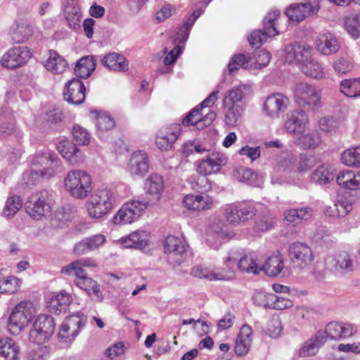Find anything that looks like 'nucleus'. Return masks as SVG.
Returning a JSON list of instances; mask_svg holds the SVG:
<instances>
[{
	"label": "nucleus",
	"instance_id": "1a4fd4ad",
	"mask_svg": "<svg viewBox=\"0 0 360 360\" xmlns=\"http://www.w3.org/2000/svg\"><path fill=\"white\" fill-rule=\"evenodd\" d=\"M278 10H271L267 13L263 20V30H258L253 31L248 41L250 45L256 48L260 46L263 42L266 41L268 37H274L278 34V31L276 26V20L280 16Z\"/></svg>",
	"mask_w": 360,
	"mask_h": 360
},
{
	"label": "nucleus",
	"instance_id": "4c0bfd02",
	"mask_svg": "<svg viewBox=\"0 0 360 360\" xmlns=\"http://www.w3.org/2000/svg\"><path fill=\"white\" fill-rule=\"evenodd\" d=\"M191 275L199 278H206L210 281H222V280H230L233 278L232 271L230 273H224V271H210L207 267L201 265H196L193 266L191 270Z\"/></svg>",
	"mask_w": 360,
	"mask_h": 360
},
{
	"label": "nucleus",
	"instance_id": "f03ea898",
	"mask_svg": "<svg viewBox=\"0 0 360 360\" xmlns=\"http://www.w3.org/2000/svg\"><path fill=\"white\" fill-rule=\"evenodd\" d=\"M65 190L76 199H84L93 191L91 175L84 170L69 171L64 178Z\"/></svg>",
	"mask_w": 360,
	"mask_h": 360
},
{
	"label": "nucleus",
	"instance_id": "473e14b6",
	"mask_svg": "<svg viewBox=\"0 0 360 360\" xmlns=\"http://www.w3.org/2000/svg\"><path fill=\"white\" fill-rule=\"evenodd\" d=\"M338 184L347 190L360 189V171L344 169L336 177Z\"/></svg>",
	"mask_w": 360,
	"mask_h": 360
},
{
	"label": "nucleus",
	"instance_id": "ea45409f",
	"mask_svg": "<svg viewBox=\"0 0 360 360\" xmlns=\"http://www.w3.org/2000/svg\"><path fill=\"white\" fill-rule=\"evenodd\" d=\"M64 15L70 28L77 30L80 27L82 15L77 5V0H67L64 8Z\"/></svg>",
	"mask_w": 360,
	"mask_h": 360
},
{
	"label": "nucleus",
	"instance_id": "338daca9",
	"mask_svg": "<svg viewBox=\"0 0 360 360\" xmlns=\"http://www.w3.org/2000/svg\"><path fill=\"white\" fill-rule=\"evenodd\" d=\"M43 178L39 171L31 168L30 170L25 172L22 177V185L23 188H30L36 185Z\"/></svg>",
	"mask_w": 360,
	"mask_h": 360
},
{
	"label": "nucleus",
	"instance_id": "e2e57ef3",
	"mask_svg": "<svg viewBox=\"0 0 360 360\" xmlns=\"http://www.w3.org/2000/svg\"><path fill=\"white\" fill-rule=\"evenodd\" d=\"M74 283L78 288L85 290L88 294H90L92 291L98 297L101 296L100 285H98L96 281L87 276L82 279L75 280Z\"/></svg>",
	"mask_w": 360,
	"mask_h": 360
},
{
	"label": "nucleus",
	"instance_id": "8fccbe9b",
	"mask_svg": "<svg viewBox=\"0 0 360 360\" xmlns=\"http://www.w3.org/2000/svg\"><path fill=\"white\" fill-rule=\"evenodd\" d=\"M18 346L11 338L0 340V360H17Z\"/></svg>",
	"mask_w": 360,
	"mask_h": 360
},
{
	"label": "nucleus",
	"instance_id": "a19ab883",
	"mask_svg": "<svg viewBox=\"0 0 360 360\" xmlns=\"http://www.w3.org/2000/svg\"><path fill=\"white\" fill-rule=\"evenodd\" d=\"M300 69L307 77L316 79H322L326 77V73L323 65L312 58L311 55L301 65Z\"/></svg>",
	"mask_w": 360,
	"mask_h": 360
},
{
	"label": "nucleus",
	"instance_id": "0e129e2a",
	"mask_svg": "<svg viewBox=\"0 0 360 360\" xmlns=\"http://www.w3.org/2000/svg\"><path fill=\"white\" fill-rule=\"evenodd\" d=\"M345 27L352 37L360 38V13L347 17L345 20Z\"/></svg>",
	"mask_w": 360,
	"mask_h": 360
},
{
	"label": "nucleus",
	"instance_id": "37998d69",
	"mask_svg": "<svg viewBox=\"0 0 360 360\" xmlns=\"http://www.w3.org/2000/svg\"><path fill=\"white\" fill-rule=\"evenodd\" d=\"M313 213V209L306 206L287 210L284 212L283 216L285 220L290 223L300 224L302 221L309 219Z\"/></svg>",
	"mask_w": 360,
	"mask_h": 360
},
{
	"label": "nucleus",
	"instance_id": "20e7f679",
	"mask_svg": "<svg viewBox=\"0 0 360 360\" xmlns=\"http://www.w3.org/2000/svg\"><path fill=\"white\" fill-rule=\"evenodd\" d=\"M116 197L110 188L98 189L86 203L89 215L101 219L108 214L115 204Z\"/></svg>",
	"mask_w": 360,
	"mask_h": 360
},
{
	"label": "nucleus",
	"instance_id": "c03bdc74",
	"mask_svg": "<svg viewBox=\"0 0 360 360\" xmlns=\"http://www.w3.org/2000/svg\"><path fill=\"white\" fill-rule=\"evenodd\" d=\"M96 69V60L92 56H86L80 58L76 63L75 73L77 77L86 79Z\"/></svg>",
	"mask_w": 360,
	"mask_h": 360
},
{
	"label": "nucleus",
	"instance_id": "774afa93",
	"mask_svg": "<svg viewBox=\"0 0 360 360\" xmlns=\"http://www.w3.org/2000/svg\"><path fill=\"white\" fill-rule=\"evenodd\" d=\"M75 141L78 145H87L90 142V134L80 125H75L72 130Z\"/></svg>",
	"mask_w": 360,
	"mask_h": 360
},
{
	"label": "nucleus",
	"instance_id": "13d9d810",
	"mask_svg": "<svg viewBox=\"0 0 360 360\" xmlns=\"http://www.w3.org/2000/svg\"><path fill=\"white\" fill-rule=\"evenodd\" d=\"M340 91L348 97L360 96V77L342 80L340 84Z\"/></svg>",
	"mask_w": 360,
	"mask_h": 360
},
{
	"label": "nucleus",
	"instance_id": "423d86ee",
	"mask_svg": "<svg viewBox=\"0 0 360 360\" xmlns=\"http://www.w3.org/2000/svg\"><path fill=\"white\" fill-rule=\"evenodd\" d=\"M257 205V204L252 200L228 204L224 207L225 217L233 225L243 224L256 215Z\"/></svg>",
	"mask_w": 360,
	"mask_h": 360
},
{
	"label": "nucleus",
	"instance_id": "6ab92c4d",
	"mask_svg": "<svg viewBox=\"0 0 360 360\" xmlns=\"http://www.w3.org/2000/svg\"><path fill=\"white\" fill-rule=\"evenodd\" d=\"M289 257L294 266L304 269L314 260L311 248L303 243H294L289 246Z\"/></svg>",
	"mask_w": 360,
	"mask_h": 360
},
{
	"label": "nucleus",
	"instance_id": "72a5a7b5",
	"mask_svg": "<svg viewBox=\"0 0 360 360\" xmlns=\"http://www.w3.org/2000/svg\"><path fill=\"white\" fill-rule=\"evenodd\" d=\"M340 46L337 38L330 32L319 36L316 40V49L323 55L329 56L336 53Z\"/></svg>",
	"mask_w": 360,
	"mask_h": 360
},
{
	"label": "nucleus",
	"instance_id": "5fc2aeb1",
	"mask_svg": "<svg viewBox=\"0 0 360 360\" xmlns=\"http://www.w3.org/2000/svg\"><path fill=\"white\" fill-rule=\"evenodd\" d=\"M33 34V29L27 22H19L12 34L13 40L15 43H23L29 40Z\"/></svg>",
	"mask_w": 360,
	"mask_h": 360
},
{
	"label": "nucleus",
	"instance_id": "2f4dec72",
	"mask_svg": "<svg viewBox=\"0 0 360 360\" xmlns=\"http://www.w3.org/2000/svg\"><path fill=\"white\" fill-rule=\"evenodd\" d=\"M215 117L216 113L214 112H210L202 117L201 109L194 108L183 119L182 124L184 126L196 125L198 129H202L211 124Z\"/></svg>",
	"mask_w": 360,
	"mask_h": 360
},
{
	"label": "nucleus",
	"instance_id": "3c124183",
	"mask_svg": "<svg viewBox=\"0 0 360 360\" xmlns=\"http://www.w3.org/2000/svg\"><path fill=\"white\" fill-rule=\"evenodd\" d=\"M283 267L282 257L278 254L269 257L264 264H260L261 271L272 277L280 274Z\"/></svg>",
	"mask_w": 360,
	"mask_h": 360
},
{
	"label": "nucleus",
	"instance_id": "052dcab7",
	"mask_svg": "<svg viewBox=\"0 0 360 360\" xmlns=\"http://www.w3.org/2000/svg\"><path fill=\"white\" fill-rule=\"evenodd\" d=\"M340 124V120L335 117H323L319 121V128L322 132L333 135L338 131Z\"/></svg>",
	"mask_w": 360,
	"mask_h": 360
},
{
	"label": "nucleus",
	"instance_id": "ddd939ff",
	"mask_svg": "<svg viewBox=\"0 0 360 360\" xmlns=\"http://www.w3.org/2000/svg\"><path fill=\"white\" fill-rule=\"evenodd\" d=\"M187 245L181 238L175 236H169L164 243V252L166 258L171 265L181 264L186 259L187 255Z\"/></svg>",
	"mask_w": 360,
	"mask_h": 360
},
{
	"label": "nucleus",
	"instance_id": "c85d7f7f",
	"mask_svg": "<svg viewBox=\"0 0 360 360\" xmlns=\"http://www.w3.org/2000/svg\"><path fill=\"white\" fill-rule=\"evenodd\" d=\"M57 150L63 158L66 159L71 165H76L82 162L83 154L77 148L75 144L68 140H62L57 145Z\"/></svg>",
	"mask_w": 360,
	"mask_h": 360
},
{
	"label": "nucleus",
	"instance_id": "680f3d73",
	"mask_svg": "<svg viewBox=\"0 0 360 360\" xmlns=\"http://www.w3.org/2000/svg\"><path fill=\"white\" fill-rule=\"evenodd\" d=\"M22 206V201L20 197L13 195L7 199L2 214L6 218H11L18 212Z\"/></svg>",
	"mask_w": 360,
	"mask_h": 360
},
{
	"label": "nucleus",
	"instance_id": "603ef678",
	"mask_svg": "<svg viewBox=\"0 0 360 360\" xmlns=\"http://www.w3.org/2000/svg\"><path fill=\"white\" fill-rule=\"evenodd\" d=\"M333 179V169L329 165H320L311 175V181L319 185L327 184Z\"/></svg>",
	"mask_w": 360,
	"mask_h": 360
},
{
	"label": "nucleus",
	"instance_id": "58836bf2",
	"mask_svg": "<svg viewBox=\"0 0 360 360\" xmlns=\"http://www.w3.org/2000/svg\"><path fill=\"white\" fill-rule=\"evenodd\" d=\"M120 240L124 248L143 249L148 245V233L145 231H136L121 238Z\"/></svg>",
	"mask_w": 360,
	"mask_h": 360
},
{
	"label": "nucleus",
	"instance_id": "5701e85b",
	"mask_svg": "<svg viewBox=\"0 0 360 360\" xmlns=\"http://www.w3.org/2000/svg\"><path fill=\"white\" fill-rule=\"evenodd\" d=\"M181 133L180 124H172L168 127L162 128L156 136L155 143L161 150H168L173 146Z\"/></svg>",
	"mask_w": 360,
	"mask_h": 360
},
{
	"label": "nucleus",
	"instance_id": "bf43d9fd",
	"mask_svg": "<svg viewBox=\"0 0 360 360\" xmlns=\"http://www.w3.org/2000/svg\"><path fill=\"white\" fill-rule=\"evenodd\" d=\"M96 126L97 135L100 138H103L105 132H108L115 127V122L110 115L104 112L97 117Z\"/></svg>",
	"mask_w": 360,
	"mask_h": 360
},
{
	"label": "nucleus",
	"instance_id": "09e8293b",
	"mask_svg": "<svg viewBox=\"0 0 360 360\" xmlns=\"http://www.w3.org/2000/svg\"><path fill=\"white\" fill-rule=\"evenodd\" d=\"M70 303V295L66 292H61L51 299L49 305V311L57 314L65 313Z\"/></svg>",
	"mask_w": 360,
	"mask_h": 360
},
{
	"label": "nucleus",
	"instance_id": "cd10ccee",
	"mask_svg": "<svg viewBox=\"0 0 360 360\" xmlns=\"http://www.w3.org/2000/svg\"><path fill=\"white\" fill-rule=\"evenodd\" d=\"M57 150L63 158L66 159L71 165H76L82 162L83 154L77 148L75 144L68 140H62L57 145Z\"/></svg>",
	"mask_w": 360,
	"mask_h": 360
},
{
	"label": "nucleus",
	"instance_id": "9b49d317",
	"mask_svg": "<svg viewBox=\"0 0 360 360\" xmlns=\"http://www.w3.org/2000/svg\"><path fill=\"white\" fill-rule=\"evenodd\" d=\"M60 166V159L51 151L36 154L31 160V168L39 171L44 179L54 176Z\"/></svg>",
	"mask_w": 360,
	"mask_h": 360
},
{
	"label": "nucleus",
	"instance_id": "49530a36",
	"mask_svg": "<svg viewBox=\"0 0 360 360\" xmlns=\"http://www.w3.org/2000/svg\"><path fill=\"white\" fill-rule=\"evenodd\" d=\"M325 342L326 338H324V333H321L319 330L311 338L304 344L301 349L300 354L304 356L314 355Z\"/></svg>",
	"mask_w": 360,
	"mask_h": 360
},
{
	"label": "nucleus",
	"instance_id": "a878e982",
	"mask_svg": "<svg viewBox=\"0 0 360 360\" xmlns=\"http://www.w3.org/2000/svg\"><path fill=\"white\" fill-rule=\"evenodd\" d=\"M286 60L289 63H297L301 65L310 57L312 49L304 42H294L285 49Z\"/></svg>",
	"mask_w": 360,
	"mask_h": 360
},
{
	"label": "nucleus",
	"instance_id": "69168bd1",
	"mask_svg": "<svg viewBox=\"0 0 360 360\" xmlns=\"http://www.w3.org/2000/svg\"><path fill=\"white\" fill-rule=\"evenodd\" d=\"M271 53L266 50H259L252 57V69H262L266 67L270 62Z\"/></svg>",
	"mask_w": 360,
	"mask_h": 360
},
{
	"label": "nucleus",
	"instance_id": "a211bd4d",
	"mask_svg": "<svg viewBox=\"0 0 360 360\" xmlns=\"http://www.w3.org/2000/svg\"><path fill=\"white\" fill-rule=\"evenodd\" d=\"M308 124L309 117L307 112L302 109H295L287 113L283 129L290 135L296 136L305 131Z\"/></svg>",
	"mask_w": 360,
	"mask_h": 360
},
{
	"label": "nucleus",
	"instance_id": "2eb2a0df",
	"mask_svg": "<svg viewBox=\"0 0 360 360\" xmlns=\"http://www.w3.org/2000/svg\"><path fill=\"white\" fill-rule=\"evenodd\" d=\"M32 56L31 49L26 46H18L9 49L1 59V65L9 69H15L26 64Z\"/></svg>",
	"mask_w": 360,
	"mask_h": 360
},
{
	"label": "nucleus",
	"instance_id": "6e6552de",
	"mask_svg": "<svg viewBox=\"0 0 360 360\" xmlns=\"http://www.w3.org/2000/svg\"><path fill=\"white\" fill-rule=\"evenodd\" d=\"M224 263L229 269L225 273L232 271L233 277L236 265L238 266L239 270L248 274H259L261 272L258 257L255 252L246 254L240 259L237 252H229V256L224 259Z\"/></svg>",
	"mask_w": 360,
	"mask_h": 360
},
{
	"label": "nucleus",
	"instance_id": "c9c22d12",
	"mask_svg": "<svg viewBox=\"0 0 360 360\" xmlns=\"http://www.w3.org/2000/svg\"><path fill=\"white\" fill-rule=\"evenodd\" d=\"M252 333V328L250 326L243 325L241 327L235 345V352L237 356H245L250 351Z\"/></svg>",
	"mask_w": 360,
	"mask_h": 360
},
{
	"label": "nucleus",
	"instance_id": "864d4df0",
	"mask_svg": "<svg viewBox=\"0 0 360 360\" xmlns=\"http://www.w3.org/2000/svg\"><path fill=\"white\" fill-rule=\"evenodd\" d=\"M317 164V160L314 155L302 153L298 158H296L295 168L296 174L303 175L307 174L311 168Z\"/></svg>",
	"mask_w": 360,
	"mask_h": 360
},
{
	"label": "nucleus",
	"instance_id": "4be33fe9",
	"mask_svg": "<svg viewBox=\"0 0 360 360\" xmlns=\"http://www.w3.org/2000/svg\"><path fill=\"white\" fill-rule=\"evenodd\" d=\"M324 338L338 340L353 336L357 332V328L352 323L347 322L331 321L326 325L324 330Z\"/></svg>",
	"mask_w": 360,
	"mask_h": 360
},
{
	"label": "nucleus",
	"instance_id": "4468645a",
	"mask_svg": "<svg viewBox=\"0 0 360 360\" xmlns=\"http://www.w3.org/2000/svg\"><path fill=\"white\" fill-rule=\"evenodd\" d=\"M148 207L147 202L141 200H133L124 203L113 217L115 224H131L143 214Z\"/></svg>",
	"mask_w": 360,
	"mask_h": 360
},
{
	"label": "nucleus",
	"instance_id": "9d476101",
	"mask_svg": "<svg viewBox=\"0 0 360 360\" xmlns=\"http://www.w3.org/2000/svg\"><path fill=\"white\" fill-rule=\"evenodd\" d=\"M55 323L49 315L41 314L34 321L29 333V339L32 342L41 345L46 342L53 334Z\"/></svg>",
	"mask_w": 360,
	"mask_h": 360
},
{
	"label": "nucleus",
	"instance_id": "39448f33",
	"mask_svg": "<svg viewBox=\"0 0 360 360\" xmlns=\"http://www.w3.org/2000/svg\"><path fill=\"white\" fill-rule=\"evenodd\" d=\"M202 12L201 11H194L179 27L176 33L172 37L174 47L165 57V65H168L172 64L181 53L182 49H184V45L181 46V44H184L188 40L190 31Z\"/></svg>",
	"mask_w": 360,
	"mask_h": 360
},
{
	"label": "nucleus",
	"instance_id": "f3484780",
	"mask_svg": "<svg viewBox=\"0 0 360 360\" xmlns=\"http://www.w3.org/2000/svg\"><path fill=\"white\" fill-rule=\"evenodd\" d=\"M49 193L42 190L32 194L25 203L27 213L34 219H39L50 212V206L47 202Z\"/></svg>",
	"mask_w": 360,
	"mask_h": 360
},
{
	"label": "nucleus",
	"instance_id": "aec40b11",
	"mask_svg": "<svg viewBox=\"0 0 360 360\" xmlns=\"http://www.w3.org/2000/svg\"><path fill=\"white\" fill-rule=\"evenodd\" d=\"M325 264L329 270L340 274H345L354 269L353 259L345 251L328 255L325 259Z\"/></svg>",
	"mask_w": 360,
	"mask_h": 360
},
{
	"label": "nucleus",
	"instance_id": "393cba45",
	"mask_svg": "<svg viewBox=\"0 0 360 360\" xmlns=\"http://www.w3.org/2000/svg\"><path fill=\"white\" fill-rule=\"evenodd\" d=\"M86 87L84 83L77 78L70 80L65 86L64 99L69 103L79 105L84 102Z\"/></svg>",
	"mask_w": 360,
	"mask_h": 360
},
{
	"label": "nucleus",
	"instance_id": "0eeeda50",
	"mask_svg": "<svg viewBox=\"0 0 360 360\" xmlns=\"http://www.w3.org/2000/svg\"><path fill=\"white\" fill-rule=\"evenodd\" d=\"M295 103L302 108L318 109L322 106L321 91L316 86L300 82L294 88Z\"/></svg>",
	"mask_w": 360,
	"mask_h": 360
},
{
	"label": "nucleus",
	"instance_id": "bb28decb",
	"mask_svg": "<svg viewBox=\"0 0 360 360\" xmlns=\"http://www.w3.org/2000/svg\"><path fill=\"white\" fill-rule=\"evenodd\" d=\"M226 163V160L223 154L213 153L210 154L206 159L199 162L197 171L200 174L206 176L219 171Z\"/></svg>",
	"mask_w": 360,
	"mask_h": 360
},
{
	"label": "nucleus",
	"instance_id": "7ed1b4c3",
	"mask_svg": "<svg viewBox=\"0 0 360 360\" xmlns=\"http://www.w3.org/2000/svg\"><path fill=\"white\" fill-rule=\"evenodd\" d=\"M36 309L33 303L23 300L13 309L8 321V330L13 335H19L33 320Z\"/></svg>",
	"mask_w": 360,
	"mask_h": 360
},
{
	"label": "nucleus",
	"instance_id": "4d7b16f0",
	"mask_svg": "<svg viewBox=\"0 0 360 360\" xmlns=\"http://www.w3.org/2000/svg\"><path fill=\"white\" fill-rule=\"evenodd\" d=\"M252 57L242 53L235 54L228 64V70L231 74H233L240 67L244 69H252Z\"/></svg>",
	"mask_w": 360,
	"mask_h": 360
},
{
	"label": "nucleus",
	"instance_id": "f257e3e1",
	"mask_svg": "<svg viewBox=\"0 0 360 360\" xmlns=\"http://www.w3.org/2000/svg\"><path fill=\"white\" fill-rule=\"evenodd\" d=\"M250 86L243 84L229 90L222 101L224 111V122L229 127H235L240 124L244 112L243 98L250 94Z\"/></svg>",
	"mask_w": 360,
	"mask_h": 360
},
{
	"label": "nucleus",
	"instance_id": "6e6d98bb",
	"mask_svg": "<svg viewBox=\"0 0 360 360\" xmlns=\"http://www.w3.org/2000/svg\"><path fill=\"white\" fill-rule=\"evenodd\" d=\"M341 161L347 166L360 168V146L345 150L341 154Z\"/></svg>",
	"mask_w": 360,
	"mask_h": 360
},
{
	"label": "nucleus",
	"instance_id": "f704fd0d",
	"mask_svg": "<svg viewBox=\"0 0 360 360\" xmlns=\"http://www.w3.org/2000/svg\"><path fill=\"white\" fill-rule=\"evenodd\" d=\"M319 134L315 131H304L296 135L295 144L302 150L316 148L321 143Z\"/></svg>",
	"mask_w": 360,
	"mask_h": 360
},
{
	"label": "nucleus",
	"instance_id": "79ce46f5",
	"mask_svg": "<svg viewBox=\"0 0 360 360\" xmlns=\"http://www.w3.org/2000/svg\"><path fill=\"white\" fill-rule=\"evenodd\" d=\"M352 210V203L343 196H340L332 206L325 207L324 213L326 215L332 217H344L347 215Z\"/></svg>",
	"mask_w": 360,
	"mask_h": 360
},
{
	"label": "nucleus",
	"instance_id": "b1692460",
	"mask_svg": "<svg viewBox=\"0 0 360 360\" xmlns=\"http://www.w3.org/2000/svg\"><path fill=\"white\" fill-rule=\"evenodd\" d=\"M82 318L79 315L67 317L60 326L58 337L65 342H71L84 326Z\"/></svg>",
	"mask_w": 360,
	"mask_h": 360
},
{
	"label": "nucleus",
	"instance_id": "de8ad7c7",
	"mask_svg": "<svg viewBox=\"0 0 360 360\" xmlns=\"http://www.w3.org/2000/svg\"><path fill=\"white\" fill-rule=\"evenodd\" d=\"M104 66L110 70L125 71L128 69V61L120 54L110 53L107 54L103 59Z\"/></svg>",
	"mask_w": 360,
	"mask_h": 360
},
{
	"label": "nucleus",
	"instance_id": "e433bc0d",
	"mask_svg": "<svg viewBox=\"0 0 360 360\" xmlns=\"http://www.w3.org/2000/svg\"><path fill=\"white\" fill-rule=\"evenodd\" d=\"M317 11L318 8L313 6L311 4H295L286 8L285 13L291 20L300 22L310 13Z\"/></svg>",
	"mask_w": 360,
	"mask_h": 360
},
{
	"label": "nucleus",
	"instance_id": "7c9ffc66",
	"mask_svg": "<svg viewBox=\"0 0 360 360\" xmlns=\"http://www.w3.org/2000/svg\"><path fill=\"white\" fill-rule=\"evenodd\" d=\"M105 236L96 234L87 237L75 244L73 252L77 255H82L90 251L95 250L105 243Z\"/></svg>",
	"mask_w": 360,
	"mask_h": 360
},
{
	"label": "nucleus",
	"instance_id": "dca6fc26",
	"mask_svg": "<svg viewBox=\"0 0 360 360\" xmlns=\"http://www.w3.org/2000/svg\"><path fill=\"white\" fill-rule=\"evenodd\" d=\"M290 99L281 93L268 96L263 104L265 115L271 119H278L288 108Z\"/></svg>",
	"mask_w": 360,
	"mask_h": 360
},
{
	"label": "nucleus",
	"instance_id": "c756f323",
	"mask_svg": "<svg viewBox=\"0 0 360 360\" xmlns=\"http://www.w3.org/2000/svg\"><path fill=\"white\" fill-rule=\"evenodd\" d=\"M128 167L131 174L141 176L146 174L149 167L147 153L143 150L134 152L129 159Z\"/></svg>",
	"mask_w": 360,
	"mask_h": 360
},
{
	"label": "nucleus",
	"instance_id": "a18cd8bd",
	"mask_svg": "<svg viewBox=\"0 0 360 360\" xmlns=\"http://www.w3.org/2000/svg\"><path fill=\"white\" fill-rule=\"evenodd\" d=\"M45 68L53 74H60L68 68V63L56 51L50 50L49 58L45 63Z\"/></svg>",
	"mask_w": 360,
	"mask_h": 360
},
{
	"label": "nucleus",
	"instance_id": "f8f14e48",
	"mask_svg": "<svg viewBox=\"0 0 360 360\" xmlns=\"http://www.w3.org/2000/svg\"><path fill=\"white\" fill-rule=\"evenodd\" d=\"M295 162L296 156L293 154L280 157L274 167L271 182L283 184L285 182H288L290 179L296 177Z\"/></svg>",
	"mask_w": 360,
	"mask_h": 360
},
{
	"label": "nucleus",
	"instance_id": "412c9836",
	"mask_svg": "<svg viewBox=\"0 0 360 360\" xmlns=\"http://www.w3.org/2000/svg\"><path fill=\"white\" fill-rule=\"evenodd\" d=\"M164 181L162 176L153 174L145 181L146 197L142 198L148 206L155 205L158 202L164 191Z\"/></svg>",
	"mask_w": 360,
	"mask_h": 360
}]
</instances>
